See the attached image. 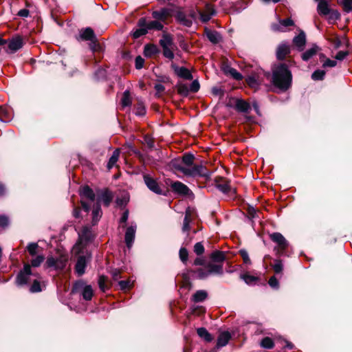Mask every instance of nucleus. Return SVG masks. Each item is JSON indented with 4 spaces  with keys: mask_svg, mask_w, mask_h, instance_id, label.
Listing matches in <instances>:
<instances>
[{
    "mask_svg": "<svg viewBox=\"0 0 352 352\" xmlns=\"http://www.w3.org/2000/svg\"><path fill=\"white\" fill-rule=\"evenodd\" d=\"M194 155L188 153H185L181 160H173L170 164L173 168L181 172L186 176L192 177H210V173L207 170L206 166L202 164H194Z\"/></svg>",
    "mask_w": 352,
    "mask_h": 352,
    "instance_id": "1",
    "label": "nucleus"
},
{
    "mask_svg": "<svg viewBox=\"0 0 352 352\" xmlns=\"http://www.w3.org/2000/svg\"><path fill=\"white\" fill-rule=\"evenodd\" d=\"M215 12L210 5H206V11L204 12L193 9L189 10L187 12L179 9L176 12L175 15L176 21L181 25L190 28L192 26L193 21H195L198 16H200L203 22L208 21L211 17L214 14Z\"/></svg>",
    "mask_w": 352,
    "mask_h": 352,
    "instance_id": "2",
    "label": "nucleus"
},
{
    "mask_svg": "<svg viewBox=\"0 0 352 352\" xmlns=\"http://www.w3.org/2000/svg\"><path fill=\"white\" fill-rule=\"evenodd\" d=\"M271 81L272 84L282 91L288 89L292 81V75L287 65L278 63L272 69Z\"/></svg>",
    "mask_w": 352,
    "mask_h": 352,
    "instance_id": "3",
    "label": "nucleus"
},
{
    "mask_svg": "<svg viewBox=\"0 0 352 352\" xmlns=\"http://www.w3.org/2000/svg\"><path fill=\"white\" fill-rule=\"evenodd\" d=\"M37 274H34L32 272L29 264H25L23 270H21L16 276V284L19 287L30 285L32 283V280Z\"/></svg>",
    "mask_w": 352,
    "mask_h": 352,
    "instance_id": "4",
    "label": "nucleus"
},
{
    "mask_svg": "<svg viewBox=\"0 0 352 352\" xmlns=\"http://www.w3.org/2000/svg\"><path fill=\"white\" fill-rule=\"evenodd\" d=\"M78 40L89 41V47L92 51H96L98 47L94 30L90 28L82 29L79 32Z\"/></svg>",
    "mask_w": 352,
    "mask_h": 352,
    "instance_id": "5",
    "label": "nucleus"
},
{
    "mask_svg": "<svg viewBox=\"0 0 352 352\" xmlns=\"http://www.w3.org/2000/svg\"><path fill=\"white\" fill-rule=\"evenodd\" d=\"M270 239L277 244L274 250L278 254H282L289 245L288 241L280 232H273L270 235Z\"/></svg>",
    "mask_w": 352,
    "mask_h": 352,
    "instance_id": "6",
    "label": "nucleus"
},
{
    "mask_svg": "<svg viewBox=\"0 0 352 352\" xmlns=\"http://www.w3.org/2000/svg\"><path fill=\"white\" fill-rule=\"evenodd\" d=\"M67 260V256L62 254L57 257H47L46 264L48 267H53L56 270H62L66 266Z\"/></svg>",
    "mask_w": 352,
    "mask_h": 352,
    "instance_id": "7",
    "label": "nucleus"
},
{
    "mask_svg": "<svg viewBox=\"0 0 352 352\" xmlns=\"http://www.w3.org/2000/svg\"><path fill=\"white\" fill-rule=\"evenodd\" d=\"M143 179L144 184L151 191L157 195L162 194V190L160 188L157 181L155 179H154L151 175L144 174Z\"/></svg>",
    "mask_w": 352,
    "mask_h": 352,
    "instance_id": "8",
    "label": "nucleus"
},
{
    "mask_svg": "<svg viewBox=\"0 0 352 352\" xmlns=\"http://www.w3.org/2000/svg\"><path fill=\"white\" fill-rule=\"evenodd\" d=\"M82 289V296L85 300H90L93 296V289L91 285H85L82 281H78L74 285L72 292Z\"/></svg>",
    "mask_w": 352,
    "mask_h": 352,
    "instance_id": "9",
    "label": "nucleus"
},
{
    "mask_svg": "<svg viewBox=\"0 0 352 352\" xmlns=\"http://www.w3.org/2000/svg\"><path fill=\"white\" fill-rule=\"evenodd\" d=\"M148 32L146 20L145 18L139 19L137 28L132 31V36L134 38H138Z\"/></svg>",
    "mask_w": 352,
    "mask_h": 352,
    "instance_id": "10",
    "label": "nucleus"
},
{
    "mask_svg": "<svg viewBox=\"0 0 352 352\" xmlns=\"http://www.w3.org/2000/svg\"><path fill=\"white\" fill-rule=\"evenodd\" d=\"M137 226L135 223H131L130 226H129L125 232L124 240L126 245V247L130 249L134 242L135 232H136Z\"/></svg>",
    "mask_w": 352,
    "mask_h": 352,
    "instance_id": "11",
    "label": "nucleus"
},
{
    "mask_svg": "<svg viewBox=\"0 0 352 352\" xmlns=\"http://www.w3.org/2000/svg\"><path fill=\"white\" fill-rule=\"evenodd\" d=\"M171 68L175 74L181 78L192 80L193 78L190 70L184 67H179L176 64L172 63Z\"/></svg>",
    "mask_w": 352,
    "mask_h": 352,
    "instance_id": "12",
    "label": "nucleus"
},
{
    "mask_svg": "<svg viewBox=\"0 0 352 352\" xmlns=\"http://www.w3.org/2000/svg\"><path fill=\"white\" fill-rule=\"evenodd\" d=\"M79 239L76 246L80 245L84 246L87 242H89L92 238V234L91 230L88 227H84L80 232L78 233Z\"/></svg>",
    "mask_w": 352,
    "mask_h": 352,
    "instance_id": "13",
    "label": "nucleus"
},
{
    "mask_svg": "<svg viewBox=\"0 0 352 352\" xmlns=\"http://www.w3.org/2000/svg\"><path fill=\"white\" fill-rule=\"evenodd\" d=\"M171 188L173 190L181 195H192V191L190 190V188L185 185L184 184L182 183L181 182H175L172 183L171 184Z\"/></svg>",
    "mask_w": 352,
    "mask_h": 352,
    "instance_id": "14",
    "label": "nucleus"
},
{
    "mask_svg": "<svg viewBox=\"0 0 352 352\" xmlns=\"http://www.w3.org/2000/svg\"><path fill=\"white\" fill-rule=\"evenodd\" d=\"M291 19H280L278 23L272 24V29L276 32H285L288 27L294 25Z\"/></svg>",
    "mask_w": 352,
    "mask_h": 352,
    "instance_id": "15",
    "label": "nucleus"
},
{
    "mask_svg": "<svg viewBox=\"0 0 352 352\" xmlns=\"http://www.w3.org/2000/svg\"><path fill=\"white\" fill-rule=\"evenodd\" d=\"M23 45V39L20 36H16L9 41L8 44V50L10 53H14L20 50Z\"/></svg>",
    "mask_w": 352,
    "mask_h": 352,
    "instance_id": "16",
    "label": "nucleus"
},
{
    "mask_svg": "<svg viewBox=\"0 0 352 352\" xmlns=\"http://www.w3.org/2000/svg\"><path fill=\"white\" fill-rule=\"evenodd\" d=\"M230 339L231 334L229 331H225L220 332L217 341V348L219 349L226 346Z\"/></svg>",
    "mask_w": 352,
    "mask_h": 352,
    "instance_id": "17",
    "label": "nucleus"
},
{
    "mask_svg": "<svg viewBox=\"0 0 352 352\" xmlns=\"http://www.w3.org/2000/svg\"><path fill=\"white\" fill-rule=\"evenodd\" d=\"M87 260L85 256H80L78 257L75 270L78 276H82L85 272L87 266Z\"/></svg>",
    "mask_w": 352,
    "mask_h": 352,
    "instance_id": "18",
    "label": "nucleus"
},
{
    "mask_svg": "<svg viewBox=\"0 0 352 352\" xmlns=\"http://www.w3.org/2000/svg\"><path fill=\"white\" fill-rule=\"evenodd\" d=\"M80 195L82 199H87L91 203L95 201V193L93 190L87 186H84L80 190Z\"/></svg>",
    "mask_w": 352,
    "mask_h": 352,
    "instance_id": "19",
    "label": "nucleus"
},
{
    "mask_svg": "<svg viewBox=\"0 0 352 352\" xmlns=\"http://www.w3.org/2000/svg\"><path fill=\"white\" fill-rule=\"evenodd\" d=\"M170 15V10L168 8H162L160 10L153 11L152 16L154 19L160 21H165Z\"/></svg>",
    "mask_w": 352,
    "mask_h": 352,
    "instance_id": "20",
    "label": "nucleus"
},
{
    "mask_svg": "<svg viewBox=\"0 0 352 352\" xmlns=\"http://www.w3.org/2000/svg\"><path fill=\"white\" fill-rule=\"evenodd\" d=\"M205 34L208 38V40L214 43L217 44L219 43L221 40V36L219 33H218L217 31L211 30L208 28L205 29Z\"/></svg>",
    "mask_w": 352,
    "mask_h": 352,
    "instance_id": "21",
    "label": "nucleus"
},
{
    "mask_svg": "<svg viewBox=\"0 0 352 352\" xmlns=\"http://www.w3.org/2000/svg\"><path fill=\"white\" fill-rule=\"evenodd\" d=\"M318 12L320 14L327 16L331 13L327 0H320L318 4Z\"/></svg>",
    "mask_w": 352,
    "mask_h": 352,
    "instance_id": "22",
    "label": "nucleus"
},
{
    "mask_svg": "<svg viewBox=\"0 0 352 352\" xmlns=\"http://www.w3.org/2000/svg\"><path fill=\"white\" fill-rule=\"evenodd\" d=\"M206 268L208 269L210 274L222 275L223 273L222 264L208 263Z\"/></svg>",
    "mask_w": 352,
    "mask_h": 352,
    "instance_id": "23",
    "label": "nucleus"
},
{
    "mask_svg": "<svg viewBox=\"0 0 352 352\" xmlns=\"http://www.w3.org/2000/svg\"><path fill=\"white\" fill-rule=\"evenodd\" d=\"M290 49L289 46L286 44L280 45L276 51V56L279 60H283L285 58L287 54L289 53Z\"/></svg>",
    "mask_w": 352,
    "mask_h": 352,
    "instance_id": "24",
    "label": "nucleus"
},
{
    "mask_svg": "<svg viewBox=\"0 0 352 352\" xmlns=\"http://www.w3.org/2000/svg\"><path fill=\"white\" fill-rule=\"evenodd\" d=\"M113 199L112 194L110 191L105 190L101 192L100 195L98 197V201H102L104 204L108 206L111 202Z\"/></svg>",
    "mask_w": 352,
    "mask_h": 352,
    "instance_id": "25",
    "label": "nucleus"
},
{
    "mask_svg": "<svg viewBox=\"0 0 352 352\" xmlns=\"http://www.w3.org/2000/svg\"><path fill=\"white\" fill-rule=\"evenodd\" d=\"M224 72L226 74L232 76L236 80H240L243 78V76L236 69L231 67H226L224 68Z\"/></svg>",
    "mask_w": 352,
    "mask_h": 352,
    "instance_id": "26",
    "label": "nucleus"
},
{
    "mask_svg": "<svg viewBox=\"0 0 352 352\" xmlns=\"http://www.w3.org/2000/svg\"><path fill=\"white\" fill-rule=\"evenodd\" d=\"M198 336L205 341L210 342L213 340L212 335L204 327L198 328L197 330Z\"/></svg>",
    "mask_w": 352,
    "mask_h": 352,
    "instance_id": "27",
    "label": "nucleus"
},
{
    "mask_svg": "<svg viewBox=\"0 0 352 352\" xmlns=\"http://www.w3.org/2000/svg\"><path fill=\"white\" fill-rule=\"evenodd\" d=\"M102 216V210L98 203L94 207L92 210V223L96 224Z\"/></svg>",
    "mask_w": 352,
    "mask_h": 352,
    "instance_id": "28",
    "label": "nucleus"
},
{
    "mask_svg": "<svg viewBox=\"0 0 352 352\" xmlns=\"http://www.w3.org/2000/svg\"><path fill=\"white\" fill-rule=\"evenodd\" d=\"M40 276L38 274L32 280V284L30 287V292L32 293L40 292L42 288L40 284Z\"/></svg>",
    "mask_w": 352,
    "mask_h": 352,
    "instance_id": "29",
    "label": "nucleus"
},
{
    "mask_svg": "<svg viewBox=\"0 0 352 352\" xmlns=\"http://www.w3.org/2000/svg\"><path fill=\"white\" fill-rule=\"evenodd\" d=\"M158 52V47L155 45H146L144 46V54L146 57H151Z\"/></svg>",
    "mask_w": 352,
    "mask_h": 352,
    "instance_id": "30",
    "label": "nucleus"
},
{
    "mask_svg": "<svg viewBox=\"0 0 352 352\" xmlns=\"http://www.w3.org/2000/svg\"><path fill=\"white\" fill-rule=\"evenodd\" d=\"M120 156V151L119 149H116L113 153L111 157L109 160V162L107 163V168L109 170L111 169L117 163Z\"/></svg>",
    "mask_w": 352,
    "mask_h": 352,
    "instance_id": "31",
    "label": "nucleus"
},
{
    "mask_svg": "<svg viewBox=\"0 0 352 352\" xmlns=\"http://www.w3.org/2000/svg\"><path fill=\"white\" fill-rule=\"evenodd\" d=\"M305 41H306L305 34L303 32L300 33L298 35L295 36L293 40L294 43L298 47H299L300 50H302V47L305 44Z\"/></svg>",
    "mask_w": 352,
    "mask_h": 352,
    "instance_id": "32",
    "label": "nucleus"
},
{
    "mask_svg": "<svg viewBox=\"0 0 352 352\" xmlns=\"http://www.w3.org/2000/svg\"><path fill=\"white\" fill-rule=\"evenodd\" d=\"M236 108L241 112H248L251 109L250 104L242 100L236 101Z\"/></svg>",
    "mask_w": 352,
    "mask_h": 352,
    "instance_id": "33",
    "label": "nucleus"
},
{
    "mask_svg": "<svg viewBox=\"0 0 352 352\" xmlns=\"http://www.w3.org/2000/svg\"><path fill=\"white\" fill-rule=\"evenodd\" d=\"M317 51L318 47L316 45H314L311 48L308 49L302 54V60L307 61L317 53Z\"/></svg>",
    "mask_w": 352,
    "mask_h": 352,
    "instance_id": "34",
    "label": "nucleus"
},
{
    "mask_svg": "<svg viewBox=\"0 0 352 352\" xmlns=\"http://www.w3.org/2000/svg\"><path fill=\"white\" fill-rule=\"evenodd\" d=\"M207 297V292L204 290H198L192 296V300L195 302H202Z\"/></svg>",
    "mask_w": 352,
    "mask_h": 352,
    "instance_id": "35",
    "label": "nucleus"
},
{
    "mask_svg": "<svg viewBox=\"0 0 352 352\" xmlns=\"http://www.w3.org/2000/svg\"><path fill=\"white\" fill-rule=\"evenodd\" d=\"M121 104L123 107H129L131 104V94L129 90H126L123 93L121 99Z\"/></svg>",
    "mask_w": 352,
    "mask_h": 352,
    "instance_id": "36",
    "label": "nucleus"
},
{
    "mask_svg": "<svg viewBox=\"0 0 352 352\" xmlns=\"http://www.w3.org/2000/svg\"><path fill=\"white\" fill-rule=\"evenodd\" d=\"M256 75V78L258 80V85L265 83V78L267 80H271V74L269 72H265L260 71L258 73H254Z\"/></svg>",
    "mask_w": 352,
    "mask_h": 352,
    "instance_id": "37",
    "label": "nucleus"
},
{
    "mask_svg": "<svg viewBox=\"0 0 352 352\" xmlns=\"http://www.w3.org/2000/svg\"><path fill=\"white\" fill-rule=\"evenodd\" d=\"M211 259L214 262H223L226 259L225 254L221 251H214L210 254Z\"/></svg>",
    "mask_w": 352,
    "mask_h": 352,
    "instance_id": "38",
    "label": "nucleus"
},
{
    "mask_svg": "<svg viewBox=\"0 0 352 352\" xmlns=\"http://www.w3.org/2000/svg\"><path fill=\"white\" fill-rule=\"evenodd\" d=\"M11 120V115L7 108L0 107V120L9 122Z\"/></svg>",
    "mask_w": 352,
    "mask_h": 352,
    "instance_id": "39",
    "label": "nucleus"
},
{
    "mask_svg": "<svg viewBox=\"0 0 352 352\" xmlns=\"http://www.w3.org/2000/svg\"><path fill=\"white\" fill-rule=\"evenodd\" d=\"M261 344V347H263L264 349H271L274 346V341L272 340V338H270L269 337L264 338L261 341V344Z\"/></svg>",
    "mask_w": 352,
    "mask_h": 352,
    "instance_id": "40",
    "label": "nucleus"
},
{
    "mask_svg": "<svg viewBox=\"0 0 352 352\" xmlns=\"http://www.w3.org/2000/svg\"><path fill=\"white\" fill-rule=\"evenodd\" d=\"M190 212L189 210L186 211L185 217L184 219V223L182 226V231L184 232H188L190 230Z\"/></svg>",
    "mask_w": 352,
    "mask_h": 352,
    "instance_id": "41",
    "label": "nucleus"
},
{
    "mask_svg": "<svg viewBox=\"0 0 352 352\" xmlns=\"http://www.w3.org/2000/svg\"><path fill=\"white\" fill-rule=\"evenodd\" d=\"M148 31L149 30H162L163 29V25L158 21H152L148 23L146 22Z\"/></svg>",
    "mask_w": 352,
    "mask_h": 352,
    "instance_id": "42",
    "label": "nucleus"
},
{
    "mask_svg": "<svg viewBox=\"0 0 352 352\" xmlns=\"http://www.w3.org/2000/svg\"><path fill=\"white\" fill-rule=\"evenodd\" d=\"M27 250L28 251L29 254L32 256H35L36 255H38V245L36 243H30L27 245Z\"/></svg>",
    "mask_w": 352,
    "mask_h": 352,
    "instance_id": "43",
    "label": "nucleus"
},
{
    "mask_svg": "<svg viewBox=\"0 0 352 352\" xmlns=\"http://www.w3.org/2000/svg\"><path fill=\"white\" fill-rule=\"evenodd\" d=\"M44 260L45 256L43 254L36 255L35 257L31 260V265H30V267L32 266L34 267H39Z\"/></svg>",
    "mask_w": 352,
    "mask_h": 352,
    "instance_id": "44",
    "label": "nucleus"
},
{
    "mask_svg": "<svg viewBox=\"0 0 352 352\" xmlns=\"http://www.w3.org/2000/svg\"><path fill=\"white\" fill-rule=\"evenodd\" d=\"M247 83L251 87L256 88L259 86L258 80L255 74H252L246 79Z\"/></svg>",
    "mask_w": 352,
    "mask_h": 352,
    "instance_id": "45",
    "label": "nucleus"
},
{
    "mask_svg": "<svg viewBox=\"0 0 352 352\" xmlns=\"http://www.w3.org/2000/svg\"><path fill=\"white\" fill-rule=\"evenodd\" d=\"M160 43L162 47V49H164V47H170V46L173 44V41L170 36L168 35H164L163 38L160 39Z\"/></svg>",
    "mask_w": 352,
    "mask_h": 352,
    "instance_id": "46",
    "label": "nucleus"
},
{
    "mask_svg": "<svg viewBox=\"0 0 352 352\" xmlns=\"http://www.w3.org/2000/svg\"><path fill=\"white\" fill-rule=\"evenodd\" d=\"M195 273L196 274L197 278L199 279H204L207 278L209 275H210V274L209 273V270L207 268L206 270L202 268L197 269L195 272Z\"/></svg>",
    "mask_w": 352,
    "mask_h": 352,
    "instance_id": "47",
    "label": "nucleus"
},
{
    "mask_svg": "<svg viewBox=\"0 0 352 352\" xmlns=\"http://www.w3.org/2000/svg\"><path fill=\"white\" fill-rule=\"evenodd\" d=\"M325 72L321 69L316 70L311 75V78L314 80H321L325 76Z\"/></svg>",
    "mask_w": 352,
    "mask_h": 352,
    "instance_id": "48",
    "label": "nucleus"
},
{
    "mask_svg": "<svg viewBox=\"0 0 352 352\" xmlns=\"http://www.w3.org/2000/svg\"><path fill=\"white\" fill-rule=\"evenodd\" d=\"M241 278L243 279L248 285H252V284H254L257 278L254 276H251V275H249V274H241Z\"/></svg>",
    "mask_w": 352,
    "mask_h": 352,
    "instance_id": "49",
    "label": "nucleus"
},
{
    "mask_svg": "<svg viewBox=\"0 0 352 352\" xmlns=\"http://www.w3.org/2000/svg\"><path fill=\"white\" fill-rule=\"evenodd\" d=\"M135 113L137 116H142L146 113V108L142 102H139L135 107Z\"/></svg>",
    "mask_w": 352,
    "mask_h": 352,
    "instance_id": "50",
    "label": "nucleus"
},
{
    "mask_svg": "<svg viewBox=\"0 0 352 352\" xmlns=\"http://www.w3.org/2000/svg\"><path fill=\"white\" fill-rule=\"evenodd\" d=\"M342 5L345 12L349 13L352 11V0H342Z\"/></svg>",
    "mask_w": 352,
    "mask_h": 352,
    "instance_id": "51",
    "label": "nucleus"
},
{
    "mask_svg": "<svg viewBox=\"0 0 352 352\" xmlns=\"http://www.w3.org/2000/svg\"><path fill=\"white\" fill-rule=\"evenodd\" d=\"M178 93L182 96H187L189 93V88L186 85L179 84L177 86Z\"/></svg>",
    "mask_w": 352,
    "mask_h": 352,
    "instance_id": "52",
    "label": "nucleus"
},
{
    "mask_svg": "<svg viewBox=\"0 0 352 352\" xmlns=\"http://www.w3.org/2000/svg\"><path fill=\"white\" fill-rule=\"evenodd\" d=\"M239 254L241 256V257L243 258L244 263H245L247 265L251 264V261L249 257L248 253L245 250H239Z\"/></svg>",
    "mask_w": 352,
    "mask_h": 352,
    "instance_id": "53",
    "label": "nucleus"
},
{
    "mask_svg": "<svg viewBox=\"0 0 352 352\" xmlns=\"http://www.w3.org/2000/svg\"><path fill=\"white\" fill-rule=\"evenodd\" d=\"M188 253L186 248H182L179 250V258L183 263H186L188 260Z\"/></svg>",
    "mask_w": 352,
    "mask_h": 352,
    "instance_id": "54",
    "label": "nucleus"
},
{
    "mask_svg": "<svg viewBox=\"0 0 352 352\" xmlns=\"http://www.w3.org/2000/svg\"><path fill=\"white\" fill-rule=\"evenodd\" d=\"M107 277L104 276H100L98 278V285L100 289L104 292L107 289L106 286Z\"/></svg>",
    "mask_w": 352,
    "mask_h": 352,
    "instance_id": "55",
    "label": "nucleus"
},
{
    "mask_svg": "<svg viewBox=\"0 0 352 352\" xmlns=\"http://www.w3.org/2000/svg\"><path fill=\"white\" fill-rule=\"evenodd\" d=\"M194 252L197 255H201L204 252V247L201 242H198V243H195V245L194 246Z\"/></svg>",
    "mask_w": 352,
    "mask_h": 352,
    "instance_id": "56",
    "label": "nucleus"
},
{
    "mask_svg": "<svg viewBox=\"0 0 352 352\" xmlns=\"http://www.w3.org/2000/svg\"><path fill=\"white\" fill-rule=\"evenodd\" d=\"M163 54L166 58L170 60L173 59L175 56L173 52L170 47H164V49H163Z\"/></svg>",
    "mask_w": 352,
    "mask_h": 352,
    "instance_id": "57",
    "label": "nucleus"
},
{
    "mask_svg": "<svg viewBox=\"0 0 352 352\" xmlns=\"http://www.w3.org/2000/svg\"><path fill=\"white\" fill-rule=\"evenodd\" d=\"M283 263L280 261L277 260L275 261V263L273 265V269L274 272L277 274L280 273L283 270Z\"/></svg>",
    "mask_w": 352,
    "mask_h": 352,
    "instance_id": "58",
    "label": "nucleus"
},
{
    "mask_svg": "<svg viewBox=\"0 0 352 352\" xmlns=\"http://www.w3.org/2000/svg\"><path fill=\"white\" fill-rule=\"evenodd\" d=\"M144 143L150 148L154 147V142L152 138L148 135H145L144 138Z\"/></svg>",
    "mask_w": 352,
    "mask_h": 352,
    "instance_id": "59",
    "label": "nucleus"
},
{
    "mask_svg": "<svg viewBox=\"0 0 352 352\" xmlns=\"http://www.w3.org/2000/svg\"><path fill=\"white\" fill-rule=\"evenodd\" d=\"M144 60L140 56H138L135 58V67L138 69H140L144 66Z\"/></svg>",
    "mask_w": 352,
    "mask_h": 352,
    "instance_id": "60",
    "label": "nucleus"
},
{
    "mask_svg": "<svg viewBox=\"0 0 352 352\" xmlns=\"http://www.w3.org/2000/svg\"><path fill=\"white\" fill-rule=\"evenodd\" d=\"M9 225V219L6 215H0V226L5 228Z\"/></svg>",
    "mask_w": 352,
    "mask_h": 352,
    "instance_id": "61",
    "label": "nucleus"
},
{
    "mask_svg": "<svg viewBox=\"0 0 352 352\" xmlns=\"http://www.w3.org/2000/svg\"><path fill=\"white\" fill-rule=\"evenodd\" d=\"M337 62L336 60L327 59L324 63L322 64L323 67H333L336 66Z\"/></svg>",
    "mask_w": 352,
    "mask_h": 352,
    "instance_id": "62",
    "label": "nucleus"
},
{
    "mask_svg": "<svg viewBox=\"0 0 352 352\" xmlns=\"http://www.w3.org/2000/svg\"><path fill=\"white\" fill-rule=\"evenodd\" d=\"M111 275L113 280H118L121 278L120 271L118 269H113L111 271Z\"/></svg>",
    "mask_w": 352,
    "mask_h": 352,
    "instance_id": "63",
    "label": "nucleus"
},
{
    "mask_svg": "<svg viewBox=\"0 0 352 352\" xmlns=\"http://www.w3.org/2000/svg\"><path fill=\"white\" fill-rule=\"evenodd\" d=\"M269 285L271 287L277 289L278 287V281L275 276H272L269 280Z\"/></svg>",
    "mask_w": 352,
    "mask_h": 352,
    "instance_id": "64",
    "label": "nucleus"
}]
</instances>
